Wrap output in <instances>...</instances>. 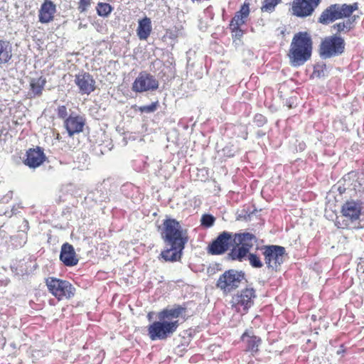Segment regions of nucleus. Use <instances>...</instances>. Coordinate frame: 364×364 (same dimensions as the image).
Listing matches in <instances>:
<instances>
[{
	"mask_svg": "<svg viewBox=\"0 0 364 364\" xmlns=\"http://www.w3.org/2000/svg\"><path fill=\"white\" fill-rule=\"evenodd\" d=\"M64 123L68 135L72 136L75 134L82 132L85 120L82 116L71 114L65 120Z\"/></svg>",
	"mask_w": 364,
	"mask_h": 364,
	"instance_id": "obj_19",
	"label": "nucleus"
},
{
	"mask_svg": "<svg viewBox=\"0 0 364 364\" xmlns=\"http://www.w3.org/2000/svg\"><path fill=\"white\" fill-rule=\"evenodd\" d=\"M236 14H239L240 16H242L243 18H247L250 14V8H249V4L245 3L240 8V10Z\"/></svg>",
	"mask_w": 364,
	"mask_h": 364,
	"instance_id": "obj_36",
	"label": "nucleus"
},
{
	"mask_svg": "<svg viewBox=\"0 0 364 364\" xmlns=\"http://www.w3.org/2000/svg\"><path fill=\"white\" fill-rule=\"evenodd\" d=\"M21 228H22L21 230V232H22V233H20L19 236H21L23 239H24L23 244H25L26 242V238H27L26 232L29 230L28 221L27 220L24 219L23 220V223H22V225L21 226Z\"/></svg>",
	"mask_w": 364,
	"mask_h": 364,
	"instance_id": "obj_33",
	"label": "nucleus"
},
{
	"mask_svg": "<svg viewBox=\"0 0 364 364\" xmlns=\"http://www.w3.org/2000/svg\"><path fill=\"white\" fill-rule=\"evenodd\" d=\"M18 208H22V207H21V206H19V205H18V207H17V208H16V205H14V206L12 207V208L11 209V213H10V215H9V218H11L12 215H15V214H16V213H17V212H18Z\"/></svg>",
	"mask_w": 364,
	"mask_h": 364,
	"instance_id": "obj_40",
	"label": "nucleus"
},
{
	"mask_svg": "<svg viewBox=\"0 0 364 364\" xmlns=\"http://www.w3.org/2000/svg\"><path fill=\"white\" fill-rule=\"evenodd\" d=\"M316 8V6L305 0H293L291 5L292 14L300 18L311 16Z\"/></svg>",
	"mask_w": 364,
	"mask_h": 364,
	"instance_id": "obj_18",
	"label": "nucleus"
},
{
	"mask_svg": "<svg viewBox=\"0 0 364 364\" xmlns=\"http://www.w3.org/2000/svg\"><path fill=\"white\" fill-rule=\"evenodd\" d=\"M220 191V187L219 186H215V188L213 191L214 195H217Z\"/></svg>",
	"mask_w": 364,
	"mask_h": 364,
	"instance_id": "obj_42",
	"label": "nucleus"
},
{
	"mask_svg": "<svg viewBox=\"0 0 364 364\" xmlns=\"http://www.w3.org/2000/svg\"><path fill=\"white\" fill-rule=\"evenodd\" d=\"M112 10L111 6L107 3H99L97 7V14L100 16H107Z\"/></svg>",
	"mask_w": 364,
	"mask_h": 364,
	"instance_id": "obj_27",
	"label": "nucleus"
},
{
	"mask_svg": "<svg viewBox=\"0 0 364 364\" xmlns=\"http://www.w3.org/2000/svg\"><path fill=\"white\" fill-rule=\"evenodd\" d=\"M159 231L166 245V248L161 252V257L166 262L180 260L188 241L187 230L183 229L177 220L167 218L163 220Z\"/></svg>",
	"mask_w": 364,
	"mask_h": 364,
	"instance_id": "obj_1",
	"label": "nucleus"
},
{
	"mask_svg": "<svg viewBox=\"0 0 364 364\" xmlns=\"http://www.w3.org/2000/svg\"><path fill=\"white\" fill-rule=\"evenodd\" d=\"M151 30V21L149 18L146 16L139 21L136 33L141 41L146 40L150 36Z\"/></svg>",
	"mask_w": 364,
	"mask_h": 364,
	"instance_id": "obj_23",
	"label": "nucleus"
},
{
	"mask_svg": "<svg viewBox=\"0 0 364 364\" xmlns=\"http://www.w3.org/2000/svg\"><path fill=\"white\" fill-rule=\"evenodd\" d=\"M46 82V79L43 75L37 77L31 78L29 81V95L31 97H36L41 96Z\"/></svg>",
	"mask_w": 364,
	"mask_h": 364,
	"instance_id": "obj_22",
	"label": "nucleus"
},
{
	"mask_svg": "<svg viewBox=\"0 0 364 364\" xmlns=\"http://www.w3.org/2000/svg\"><path fill=\"white\" fill-rule=\"evenodd\" d=\"M10 213H11V210H6V211H5L4 215H5L6 216L9 217Z\"/></svg>",
	"mask_w": 364,
	"mask_h": 364,
	"instance_id": "obj_46",
	"label": "nucleus"
},
{
	"mask_svg": "<svg viewBox=\"0 0 364 364\" xmlns=\"http://www.w3.org/2000/svg\"><path fill=\"white\" fill-rule=\"evenodd\" d=\"M305 1L307 2H309L310 4H311L312 5H314L316 7H317L321 1V0H305Z\"/></svg>",
	"mask_w": 364,
	"mask_h": 364,
	"instance_id": "obj_41",
	"label": "nucleus"
},
{
	"mask_svg": "<svg viewBox=\"0 0 364 364\" xmlns=\"http://www.w3.org/2000/svg\"><path fill=\"white\" fill-rule=\"evenodd\" d=\"M148 317H149V319H151V315H150V314H149Z\"/></svg>",
	"mask_w": 364,
	"mask_h": 364,
	"instance_id": "obj_47",
	"label": "nucleus"
},
{
	"mask_svg": "<svg viewBox=\"0 0 364 364\" xmlns=\"http://www.w3.org/2000/svg\"><path fill=\"white\" fill-rule=\"evenodd\" d=\"M91 4V0H80L77 9L80 12H85Z\"/></svg>",
	"mask_w": 364,
	"mask_h": 364,
	"instance_id": "obj_34",
	"label": "nucleus"
},
{
	"mask_svg": "<svg viewBox=\"0 0 364 364\" xmlns=\"http://www.w3.org/2000/svg\"><path fill=\"white\" fill-rule=\"evenodd\" d=\"M345 350H346L344 348L343 345H341V347H340V349L338 350V351H337V354H338V355L343 354V353H344Z\"/></svg>",
	"mask_w": 364,
	"mask_h": 364,
	"instance_id": "obj_43",
	"label": "nucleus"
},
{
	"mask_svg": "<svg viewBox=\"0 0 364 364\" xmlns=\"http://www.w3.org/2000/svg\"><path fill=\"white\" fill-rule=\"evenodd\" d=\"M257 297L256 291L253 287H247L238 291L231 299L232 309L241 315L248 313L250 309L254 305L255 299Z\"/></svg>",
	"mask_w": 364,
	"mask_h": 364,
	"instance_id": "obj_7",
	"label": "nucleus"
},
{
	"mask_svg": "<svg viewBox=\"0 0 364 364\" xmlns=\"http://www.w3.org/2000/svg\"><path fill=\"white\" fill-rule=\"evenodd\" d=\"M338 191H339L340 194H343L346 191V188L340 186L338 187Z\"/></svg>",
	"mask_w": 364,
	"mask_h": 364,
	"instance_id": "obj_44",
	"label": "nucleus"
},
{
	"mask_svg": "<svg viewBox=\"0 0 364 364\" xmlns=\"http://www.w3.org/2000/svg\"><path fill=\"white\" fill-rule=\"evenodd\" d=\"M11 58V44L7 41L0 40V65L7 63Z\"/></svg>",
	"mask_w": 364,
	"mask_h": 364,
	"instance_id": "obj_24",
	"label": "nucleus"
},
{
	"mask_svg": "<svg viewBox=\"0 0 364 364\" xmlns=\"http://www.w3.org/2000/svg\"><path fill=\"white\" fill-rule=\"evenodd\" d=\"M159 107V102H152L148 105H144L139 107V111L141 113H152L155 112Z\"/></svg>",
	"mask_w": 364,
	"mask_h": 364,
	"instance_id": "obj_31",
	"label": "nucleus"
},
{
	"mask_svg": "<svg viewBox=\"0 0 364 364\" xmlns=\"http://www.w3.org/2000/svg\"><path fill=\"white\" fill-rule=\"evenodd\" d=\"M5 2V0H0V10L4 8L3 3Z\"/></svg>",
	"mask_w": 364,
	"mask_h": 364,
	"instance_id": "obj_45",
	"label": "nucleus"
},
{
	"mask_svg": "<svg viewBox=\"0 0 364 364\" xmlns=\"http://www.w3.org/2000/svg\"><path fill=\"white\" fill-rule=\"evenodd\" d=\"M201 225L209 228L212 227L215 221V218L213 215L210 214H204L201 218Z\"/></svg>",
	"mask_w": 364,
	"mask_h": 364,
	"instance_id": "obj_30",
	"label": "nucleus"
},
{
	"mask_svg": "<svg viewBox=\"0 0 364 364\" xmlns=\"http://www.w3.org/2000/svg\"><path fill=\"white\" fill-rule=\"evenodd\" d=\"M58 117L61 119H65L68 115L67 108L65 106H59L57 110Z\"/></svg>",
	"mask_w": 364,
	"mask_h": 364,
	"instance_id": "obj_37",
	"label": "nucleus"
},
{
	"mask_svg": "<svg viewBox=\"0 0 364 364\" xmlns=\"http://www.w3.org/2000/svg\"><path fill=\"white\" fill-rule=\"evenodd\" d=\"M48 291L58 301L70 299L75 296V288L68 280L49 277L45 280Z\"/></svg>",
	"mask_w": 364,
	"mask_h": 364,
	"instance_id": "obj_6",
	"label": "nucleus"
},
{
	"mask_svg": "<svg viewBox=\"0 0 364 364\" xmlns=\"http://www.w3.org/2000/svg\"><path fill=\"white\" fill-rule=\"evenodd\" d=\"M247 257L252 268L260 269L264 266V263L257 254L249 252Z\"/></svg>",
	"mask_w": 364,
	"mask_h": 364,
	"instance_id": "obj_25",
	"label": "nucleus"
},
{
	"mask_svg": "<svg viewBox=\"0 0 364 364\" xmlns=\"http://www.w3.org/2000/svg\"><path fill=\"white\" fill-rule=\"evenodd\" d=\"M346 43L341 36L334 34L324 38L319 46V55L322 59L331 58L342 55Z\"/></svg>",
	"mask_w": 364,
	"mask_h": 364,
	"instance_id": "obj_9",
	"label": "nucleus"
},
{
	"mask_svg": "<svg viewBox=\"0 0 364 364\" xmlns=\"http://www.w3.org/2000/svg\"><path fill=\"white\" fill-rule=\"evenodd\" d=\"M159 321L148 326V335L151 341H164L171 337L179 326L178 320L167 321L158 317Z\"/></svg>",
	"mask_w": 364,
	"mask_h": 364,
	"instance_id": "obj_5",
	"label": "nucleus"
},
{
	"mask_svg": "<svg viewBox=\"0 0 364 364\" xmlns=\"http://www.w3.org/2000/svg\"><path fill=\"white\" fill-rule=\"evenodd\" d=\"M243 282H247L245 273L242 270L230 269L222 274L216 282L218 288L228 294L237 289Z\"/></svg>",
	"mask_w": 364,
	"mask_h": 364,
	"instance_id": "obj_8",
	"label": "nucleus"
},
{
	"mask_svg": "<svg viewBox=\"0 0 364 364\" xmlns=\"http://www.w3.org/2000/svg\"><path fill=\"white\" fill-rule=\"evenodd\" d=\"M159 82L150 73L141 72L132 84V90L135 92L154 91L158 89Z\"/></svg>",
	"mask_w": 364,
	"mask_h": 364,
	"instance_id": "obj_12",
	"label": "nucleus"
},
{
	"mask_svg": "<svg viewBox=\"0 0 364 364\" xmlns=\"http://www.w3.org/2000/svg\"><path fill=\"white\" fill-rule=\"evenodd\" d=\"M254 122L257 127H262L267 122V119L262 114H257L254 117Z\"/></svg>",
	"mask_w": 364,
	"mask_h": 364,
	"instance_id": "obj_35",
	"label": "nucleus"
},
{
	"mask_svg": "<svg viewBox=\"0 0 364 364\" xmlns=\"http://www.w3.org/2000/svg\"><path fill=\"white\" fill-rule=\"evenodd\" d=\"M233 242L235 245L228 253L227 258L231 261L242 262L257 242V238L250 232H237L233 234Z\"/></svg>",
	"mask_w": 364,
	"mask_h": 364,
	"instance_id": "obj_4",
	"label": "nucleus"
},
{
	"mask_svg": "<svg viewBox=\"0 0 364 364\" xmlns=\"http://www.w3.org/2000/svg\"><path fill=\"white\" fill-rule=\"evenodd\" d=\"M280 1L281 0H264L261 10L263 12H272Z\"/></svg>",
	"mask_w": 364,
	"mask_h": 364,
	"instance_id": "obj_26",
	"label": "nucleus"
},
{
	"mask_svg": "<svg viewBox=\"0 0 364 364\" xmlns=\"http://www.w3.org/2000/svg\"><path fill=\"white\" fill-rule=\"evenodd\" d=\"M233 240V233L223 231L210 242L208 247V252L212 255H220L226 252Z\"/></svg>",
	"mask_w": 364,
	"mask_h": 364,
	"instance_id": "obj_11",
	"label": "nucleus"
},
{
	"mask_svg": "<svg viewBox=\"0 0 364 364\" xmlns=\"http://www.w3.org/2000/svg\"><path fill=\"white\" fill-rule=\"evenodd\" d=\"M74 81L82 95H90L95 90V80L89 73H79L75 75Z\"/></svg>",
	"mask_w": 364,
	"mask_h": 364,
	"instance_id": "obj_13",
	"label": "nucleus"
},
{
	"mask_svg": "<svg viewBox=\"0 0 364 364\" xmlns=\"http://www.w3.org/2000/svg\"><path fill=\"white\" fill-rule=\"evenodd\" d=\"M230 29L231 30L232 33H235V36L237 38H240L243 34V32L240 28H230Z\"/></svg>",
	"mask_w": 364,
	"mask_h": 364,
	"instance_id": "obj_39",
	"label": "nucleus"
},
{
	"mask_svg": "<svg viewBox=\"0 0 364 364\" xmlns=\"http://www.w3.org/2000/svg\"><path fill=\"white\" fill-rule=\"evenodd\" d=\"M141 164H143L144 168H139V169L138 170V171H142L143 170H144V169H145V168H146V166H147V164H146V162L144 161V158H141V159H137V160H135V161H134V168H135L136 169H137V168H138V166L139 167Z\"/></svg>",
	"mask_w": 364,
	"mask_h": 364,
	"instance_id": "obj_38",
	"label": "nucleus"
},
{
	"mask_svg": "<svg viewBox=\"0 0 364 364\" xmlns=\"http://www.w3.org/2000/svg\"><path fill=\"white\" fill-rule=\"evenodd\" d=\"M46 156L43 150L37 146L35 149H30L26 151V158L24 160L25 165L30 168H37L40 166L45 161Z\"/></svg>",
	"mask_w": 364,
	"mask_h": 364,
	"instance_id": "obj_17",
	"label": "nucleus"
},
{
	"mask_svg": "<svg viewBox=\"0 0 364 364\" xmlns=\"http://www.w3.org/2000/svg\"><path fill=\"white\" fill-rule=\"evenodd\" d=\"M312 44V39L307 32H299L294 36L288 53L291 66L299 67L310 59Z\"/></svg>",
	"mask_w": 364,
	"mask_h": 364,
	"instance_id": "obj_3",
	"label": "nucleus"
},
{
	"mask_svg": "<svg viewBox=\"0 0 364 364\" xmlns=\"http://www.w3.org/2000/svg\"><path fill=\"white\" fill-rule=\"evenodd\" d=\"M59 259L65 267H72L77 265L79 259L73 245L68 242L63 243L60 248Z\"/></svg>",
	"mask_w": 364,
	"mask_h": 364,
	"instance_id": "obj_14",
	"label": "nucleus"
},
{
	"mask_svg": "<svg viewBox=\"0 0 364 364\" xmlns=\"http://www.w3.org/2000/svg\"><path fill=\"white\" fill-rule=\"evenodd\" d=\"M344 182L352 181L353 182H357L360 180L358 173L356 171H350L343 177Z\"/></svg>",
	"mask_w": 364,
	"mask_h": 364,
	"instance_id": "obj_32",
	"label": "nucleus"
},
{
	"mask_svg": "<svg viewBox=\"0 0 364 364\" xmlns=\"http://www.w3.org/2000/svg\"><path fill=\"white\" fill-rule=\"evenodd\" d=\"M186 309V303H183L182 305L175 304L171 309H164L159 312L157 317H161V319H166L167 321H172V319L182 316Z\"/></svg>",
	"mask_w": 364,
	"mask_h": 364,
	"instance_id": "obj_20",
	"label": "nucleus"
},
{
	"mask_svg": "<svg viewBox=\"0 0 364 364\" xmlns=\"http://www.w3.org/2000/svg\"><path fill=\"white\" fill-rule=\"evenodd\" d=\"M240 339L245 345V350L246 352H250L252 355L259 352L262 339L254 335L252 331L246 330L241 336Z\"/></svg>",
	"mask_w": 364,
	"mask_h": 364,
	"instance_id": "obj_15",
	"label": "nucleus"
},
{
	"mask_svg": "<svg viewBox=\"0 0 364 364\" xmlns=\"http://www.w3.org/2000/svg\"><path fill=\"white\" fill-rule=\"evenodd\" d=\"M358 9V3L352 4H331L321 14L318 22L323 25H328L336 20H346L334 23L331 29L338 33H346L353 30L355 27L358 16L353 15V12Z\"/></svg>",
	"mask_w": 364,
	"mask_h": 364,
	"instance_id": "obj_2",
	"label": "nucleus"
},
{
	"mask_svg": "<svg viewBox=\"0 0 364 364\" xmlns=\"http://www.w3.org/2000/svg\"><path fill=\"white\" fill-rule=\"evenodd\" d=\"M362 208L360 201L348 200L342 205L341 213L345 218L353 222L359 218Z\"/></svg>",
	"mask_w": 364,
	"mask_h": 364,
	"instance_id": "obj_16",
	"label": "nucleus"
},
{
	"mask_svg": "<svg viewBox=\"0 0 364 364\" xmlns=\"http://www.w3.org/2000/svg\"><path fill=\"white\" fill-rule=\"evenodd\" d=\"M246 18H243L239 14H235L230 23V28H240L245 23Z\"/></svg>",
	"mask_w": 364,
	"mask_h": 364,
	"instance_id": "obj_29",
	"label": "nucleus"
},
{
	"mask_svg": "<svg viewBox=\"0 0 364 364\" xmlns=\"http://www.w3.org/2000/svg\"><path fill=\"white\" fill-rule=\"evenodd\" d=\"M261 250L267 268L277 272L284 262L287 255L285 248L279 245H263Z\"/></svg>",
	"mask_w": 364,
	"mask_h": 364,
	"instance_id": "obj_10",
	"label": "nucleus"
},
{
	"mask_svg": "<svg viewBox=\"0 0 364 364\" xmlns=\"http://www.w3.org/2000/svg\"><path fill=\"white\" fill-rule=\"evenodd\" d=\"M235 153L236 150L233 145H227L218 151V154L224 158L233 157Z\"/></svg>",
	"mask_w": 364,
	"mask_h": 364,
	"instance_id": "obj_28",
	"label": "nucleus"
},
{
	"mask_svg": "<svg viewBox=\"0 0 364 364\" xmlns=\"http://www.w3.org/2000/svg\"><path fill=\"white\" fill-rule=\"evenodd\" d=\"M55 12V5L50 1L46 0L39 11V21L46 23L51 21Z\"/></svg>",
	"mask_w": 364,
	"mask_h": 364,
	"instance_id": "obj_21",
	"label": "nucleus"
}]
</instances>
